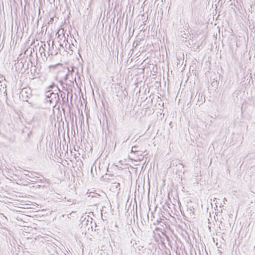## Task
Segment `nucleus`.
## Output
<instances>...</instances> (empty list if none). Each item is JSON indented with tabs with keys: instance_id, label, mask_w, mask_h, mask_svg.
Returning a JSON list of instances; mask_svg holds the SVG:
<instances>
[{
	"instance_id": "4",
	"label": "nucleus",
	"mask_w": 255,
	"mask_h": 255,
	"mask_svg": "<svg viewBox=\"0 0 255 255\" xmlns=\"http://www.w3.org/2000/svg\"><path fill=\"white\" fill-rule=\"evenodd\" d=\"M194 210L195 209L193 207V206H192L191 205L188 204L187 205V210L186 212L188 216H189L190 217H192L194 215Z\"/></svg>"
},
{
	"instance_id": "3",
	"label": "nucleus",
	"mask_w": 255,
	"mask_h": 255,
	"mask_svg": "<svg viewBox=\"0 0 255 255\" xmlns=\"http://www.w3.org/2000/svg\"><path fill=\"white\" fill-rule=\"evenodd\" d=\"M56 88H57L58 91L60 92V97L61 98H62V103L63 104H64L65 103L67 102L68 103V95H69V92H68V90L67 89H66V90L68 92V93L67 94V98L66 99L65 98V93L64 92H63V91H62L57 86H56Z\"/></svg>"
},
{
	"instance_id": "11",
	"label": "nucleus",
	"mask_w": 255,
	"mask_h": 255,
	"mask_svg": "<svg viewBox=\"0 0 255 255\" xmlns=\"http://www.w3.org/2000/svg\"><path fill=\"white\" fill-rule=\"evenodd\" d=\"M54 86H55V84L54 83H52L50 85H49L48 87V88H53Z\"/></svg>"
},
{
	"instance_id": "5",
	"label": "nucleus",
	"mask_w": 255,
	"mask_h": 255,
	"mask_svg": "<svg viewBox=\"0 0 255 255\" xmlns=\"http://www.w3.org/2000/svg\"><path fill=\"white\" fill-rule=\"evenodd\" d=\"M210 81H211V87L213 88V89L216 90L217 89L219 82L217 80H215L214 79L213 80L210 79Z\"/></svg>"
},
{
	"instance_id": "17",
	"label": "nucleus",
	"mask_w": 255,
	"mask_h": 255,
	"mask_svg": "<svg viewBox=\"0 0 255 255\" xmlns=\"http://www.w3.org/2000/svg\"><path fill=\"white\" fill-rule=\"evenodd\" d=\"M128 139H129V137L128 138H127L126 140H125L124 142L125 141H127L128 140Z\"/></svg>"
},
{
	"instance_id": "18",
	"label": "nucleus",
	"mask_w": 255,
	"mask_h": 255,
	"mask_svg": "<svg viewBox=\"0 0 255 255\" xmlns=\"http://www.w3.org/2000/svg\"><path fill=\"white\" fill-rule=\"evenodd\" d=\"M227 201V200H226V198H224V201Z\"/></svg>"
},
{
	"instance_id": "20",
	"label": "nucleus",
	"mask_w": 255,
	"mask_h": 255,
	"mask_svg": "<svg viewBox=\"0 0 255 255\" xmlns=\"http://www.w3.org/2000/svg\"><path fill=\"white\" fill-rule=\"evenodd\" d=\"M60 45L61 46H63L62 44L61 43H60Z\"/></svg>"
},
{
	"instance_id": "7",
	"label": "nucleus",
	"mask_w": 255,
	"mask_h": 255,
	"mask_svg": "<svg viewBox=\"0 0 255 255\" xmlns=\"http://www.w3.org/2000/svg\"><path fill=\"white\" fill-rule=\"evenodd\" d=\"M51 92H53V91H51V90H48L45 93V97L46 100H49L50 97H51L52 93Z\"/></svg>"
},
{
	"instance_id": "12",
	"label": "nucleus",
	"mask_w": 255,
	"mask_h": 255,
	"mask_svg": "<svg viewBox=\"0 0 255 255\" xmlns=\"http://www.w3.org/2000/svg\"><path fill=\"white\" fill-rule=\"evenodd\" d=\"M3 94H4L5 96L7 98L6 90H5V91L3 92Z\"/></svg>"
},
{
	"instance_id": "6",
	"label": "nucleus",
	"mask_w": 255,
	"mask_h": 255,
	"mask_svg": "<svg viewBox=\"0 0 255 255\" xmlns=\"http://www.w3.org/2000/svg\"><path fill=\"white\" fill-rule=\"evenodd\" d=\"M27 91L26 88H23L22 89L20 93V94L21 95L22 97L25 96L26 98H29L28 95H27Z\"/></svg>"
},
{
	"instance_id": "2",
	"label": "nucleus",
	"mask_w": 255,
	"mask_h": 255,
	"mask_svg": "<svg viewBox=\"0 0 255 255\" xmlns=\"http://www.w3.org/2000/svg\"><path fill=\"white\" fill-rule=\"evenodd\" d=\"M91 221L90 224L88 223L89 222V220L88 219L87 220V226L88 227V230L90 231L91 230V231H93L94 230L95 231L98 230V229H97V225L95 221H93V219L91 218Z\"/></svg>"
},
{
	"instance_id": "19",
	"label": "nucleus",
	"mask_w": 255,
	"mask_h": 255,
	"mask_svg": "<svg viewBox=\"0 0 255 255\" xmlns=\"http://www.w3.org/2000/svg\"><path fill=\"white\" fill-rule=\"evenodd\" d=\"M63 37H64L65 39H66V37H65V35H63ZM65 40H64V41H65Z\"/></svg>"
},
{
	"instance_id": "1",
	"label": "nucleus",
	"mask_w": 255,
	"mask_h": 255,
	"mask_svg": "<svg viewBox=\"0 0 255 255\" xmlns=\"http://www.w3.org/2000/svg\"><path fill=\"white\" fill-rule=\"evenodd\" d=\"M51 97L49 100H46V102L49 103L50 104H53V107H55L58 104H61L59 95L57 92H51Z\"/></svg>"
},
{
	"instance_id": "13",
	"label": "nucleus",
	"mask_w": 255,
	"mask_h": 255,
	"mask_svg": "<svg viewBox=\"0 0 255 255\" xmlns=\"http://www.w3.org/2000/svg\"><path fill=\"white\" fill-rule=\"evenodd\" d=\"M68 47H69V49H70L71 51H73V50H72L71 49V45L70 44L69 45Z\"/></svg>"
},
{
	"instance_id": "14",
	"label": "nucleus",
	"mask_w": 255,
	"mask_h": 255,
	"mask_svg": "<svg viewBox=\"0 0 255 255\" xmlns=\"http://www.w3.org/2000/svg\"><path fill=\"white\" fill-rule=\"evenodd\" d=\"M59 82L61 84V85H63L64 84L62 80H60L59 81Z\"/></svg>"
},
{
	"instance_id": "9",
	"label": "nucleus",
	"mask_w": 255,
	"mask_h": 255,
	"mask_svg": "<svg viewBox=\"0 0 255 255\" xmlns=\"http://www.w3.org/2000/svg\"><path fill=\"white\" fill-rule=\"evenodd\" d=\"M69 73H70V70L69 68H67V73H66L65 76L64 77V78H63L64 80L66 81L67 80H68V79L69 78Z\"/></svg>"
},
{
	"instance_id": "15",
	"label": "nucleus",
	"mask_w": 255,
	"mask_h": 255,
	"mask_svg": "<svg viewBox=\"0 0 255 255\" xmlns=\"http://www.w3.org/2000/svg\"><path fill=\"white\" fill-rule=\"evenodd\" d=\"M120 186V183H118L117 184V185L116 186V187L117 188V186Z\"/></svg>"
},
{
	"instance_id": "8",
	"label": "nucleus",
	"mask_w": 255,
	"mask_h": 255,
	"mask_svg": "<svg viewBox=\"0 0 255 255\" xmlns=\"http://www.w3.org/2000/svg\"><path fill=\"white\" fill-rule=\"evenodd\" d=\"M138 148V145L132 146L131 149V152L135 153L138 151L137 148Z\"/></svg>"
},
{
	"instance_id": "10",
	"label": "nucleus",
	"mask_w": 255,
	"mask_h": 255,
	"mask_svg": "<svg viewBox=\"0 0 255 255\" xmlns=\"http://www.w3.org/2000/svg\"><path fill=\"white\" fill-rule=\"evenodd\" d=\"M25 175L26 176H27V177H28L30 178L35 179V177H33L32 176V175H33V174H32V173H31L30 174H25Z\"/></svg>"
},
{
	"instance_id": "16",
	"label": "nucleus",
	"mask_w": 255,
	"mask_h": 255,
	"mask_svg": "<svg viewBox=\"0 0 255 255\" xmlns=\"http://www.w3.org/2000/svg\"><path fill=\"white\" fill-rule=\"evenodd\" d=\"M60 34H58V36H57V37H58V38H59V37H60Z\"/></svg>"
}]
</instances>
